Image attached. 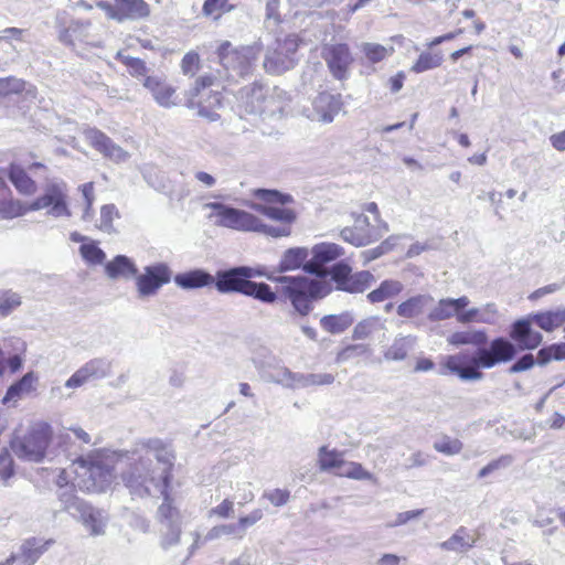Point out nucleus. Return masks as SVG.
Listing matches in <instances>:
<instances>
[{
    "label": "nucleus",
    "instance_id": "35",
    "mask_svg": "<svg viewBox=\"0 0 565 565\" xmlns=\"http://www.w3.org/2000/svg\"><path fill=\"white\" fill-rule=\"evenodd\" d=\"M308 256L309 252L305 247H292L287 249L281 256L278 265V271L286 273L300 268Z\"/></svg>",
    "mask_w": 565,
    "mask_h": 565
},
{
    "label": "nucleus",
    "instance_id": "38",
    "mask_svg": "<svg viewBox=\"0 0 565 565\" xmlns=\"http://www.w3.org/2000/svg\"><path fill=\"white\" fill-rule=\"evenodd\" d=\"M385 329V321L380 317H369L360 321L353 330V339L364 340L377 331Z\"/></svg>",
    "mask_w": 565,
    "mask_h": 565
},
{
    "label": "nucleus",
    "instance_id": "46",
    "mask_svg": "<svg viewBox=\"0 0 565 565\" xmlns=\"http://www.w3.org/2000/svg\"><path fill=\"white\" fill-rule=\"evenodd\" d=\"M374 280L370 271H360L354 275L351 274L350 279L344 285V291L348 292H362L369 288Z\"/></svg>",
    "mask_w": 565,
    "mask_h": 565
},
{
    "label": "nucleus",
    "instance_id": "18",
    "mask_svg": "<svg viewBox=\"0 0 565 565\" xmlns=\"http://www.w3.org/2000/svg\"><path fill=\"white\" fill-rule=\"evenodd\" d=\"M341 106L339 96L323 92L318 94L309 106L302 108V114L312 121L330 124L339 114Z\"/></svg>",
    "mask_w": 565,
    "mask_h": 565
},
{
    "label": "nucleus",
    "instance_id": "57",
    "mask_svg": "<svg viewBox=\"0 0 565 565\" xmlns=\"http://www.w3.org/2000/svg\"><path fill=\"white\" fill-rule=\"evenodd\" d=\"M14 476V462L11 454L3 449L0 451V480L8 484V480Z\"/></svg>",
    "mask_w": 565,
    "mask_h": 565
},
{
    "label": "nucleus",
    "instance_id": "8",
    "mask_svg": "<svg viewBox=\"0 0 565 565\" xmlns=\"http://www.w3.org/2000/svg\"><path fill=\"white\" fill-rule=\"evenodd\" d=\"M222 78L213 74H206L196 79L195 87L193 88L192 97L196 98L198 114L210 121H215L220 118L216 109L221 107L222 97L217 89L212 87H221Z\"/></svg>",
    "mask_w": 565,
    "mask_h": 565
},
{
    "label": "nucleus",
    "instance_id": "32",
    "mask_svg": "<svg viewBox=\"0 0 565 565\" xmlns=\"http://www.w3.org/2000/svg\"><path fill=\"white\" fill-rule=\"evenodd\" d=\"M487 341L488 335L486 331L479 329L455 331L447 338V342L451 345H473L478 347V349L484 345Z\"/></svg>",
    "mask_w": 565,
    "mask_h": 565
},
{
    "label": "nucleus",
    "instance_id": "47",
    "mask_svg": "<svg viewBox=\"0 0 565 565\" xmlns=\"http://www.w3.org/2000/svg\"><path fill=\"white\" fill-rule=\"evenodd\" d=\"M140 172L145 181L153 189L162 190L164 188V174L157 166L146 163L140 168Z\"/></svg>",
    "mask_w": 565,
    "mask_h": 565
},
{
    "label": "nucleus",
    "instance_id": "50",
    "mask_svg": "<svg viewBox=\"0 0 565 565\" xmlns=\"http://www.w3.org/2000/svg\"><path fill=\"white\" fill-rule=\"evenodd\" d=\"M79 253L84 260L90 265H100L106 258V254L97 246L95 242L82 244L79 247Z\"/></svg>",
    "mask_w": 565,
    "mask_h": 565
},
{
    "label": "nucleus",
    "instance_id": "54",
    "mask_svg": "<svg viewBox=\"0 0 565 565\" xmlns=\"http://www.w3.org/2000/svg\"><path fill=\"white\" fill-rule=\"evenodd\" d=\"M21 305V297L11 290H0V315L8 316Z\"/></svg>",
    "mask_w": 565,
    "mask_h": 565
},
{
    "label": "nucleus",
    "instance_id": "49",
    "mask_svg": "<svg viewBox=\"0 0 565 565\" xmlns=\"http://www.w3.org/2000/svg\"><path fill=\"white\" fill-rule=\"evenodd\" d=\"M116 58L127 66L130 75H132L135 77L141 76V77H143V79L148 76L147 75V66L142 60L132 57L129 55H125L121 52L117 53Z\"/></svg>",
    "mask_w": 565,
    "mask_h": 565
},
{
    "label": "nucleus",
    "instance_id": "16",
    "mask_svg": "<svg viewBox=\"0 0 565 565\" xmlns=\"http://www.w3.org/2000/svg\"><path fill=\"white\" fill-rule=\"evenodd\" d=\"M262 275L259 270L252 267H235L230 270L218 271L215 286L222 294L239 292L245 295L250 282L249 278Z\"/></svg>",
    "mask_w": 565,
    "mask_h": 565
},
{
    "label": "nucleus",
    "instance_id": "26",
    "mask_svg": "<svg viewBox=\"0 0 565 565\" xmlns=\"http://www.w3.org/2000/svg\"><path fill=\"white\" fill-rule=\"evenodd\" d=\"M313 263L305 265V269L309 273L320 274L318 266L328 262H332L342 255V248L333 243L317 244L312 248Z\"/></svg>",
    "mask_w": 565,
    "mask_h": 565
},
{
    "label": "nucleus",
    "instance_id": "9",
    "mask_svg": "<svg viewBox=\"0 0 565 565\" xmlns=\"http://www.w3.org/2000/svg\"><path fill=\"white\" fill-rule=\"evenodd\" d=\"M318 465L322 471H332L339 477L354 480H373V475L365 470L361 463L347 461L343 454L328 446H321L318 450Z\"/></svg>",
    "mask_w": 565,
    "mask_h": 565
},
{
    "label": "nucleus",
    "instance_id": "42",
    "mask_svg": "<svg viewBox=\"0 0 565 565\" xmlns=\"http://www.w3.org/2000/svg\"><path fill=\"white\" fill-rule=\"evenodd\" d=\"M29 203L9 198L0 199V220H10L29 213Z\"/></svg>",
    "mask_w": 565,
    "mask_h": 565
},
{
    "label": "nucleus",
    "instance_id": "60",
    "mask_svg": "<svg viewBox=\"0 0 565 565\" xmlns=\"http://www.w3.org/2000/svg\"><path fill=\"white\" fill-rule=\"evenodd\" d=\"M531 322H533V320L531 319V316H529L526 319H520L512 324L510 337L512 340L516 341L519 345L529 333Z\"/></svg>",
    "mask_w": 565,
    "mask_h": 565
},
{
    "label": "nucleus",
    "instance_id": "41",
    "mask_svg": "<svg viewBox=\"0 0 565 565\" xmlns=\"http://www.w3.org/2000/svg\"><path fill=\"white\" fill-rule=\"evenodd\" d=\"M443 61L444 58L441 52H423L419 54L416 62L412 65L411 72L420 74L429 70L437 68L441 65Z\"/></svg>",
    "mask_w": 565,
    "mask_h": 565
},
{
    "label": "nucleus",
    "instance_id": "52",
    "mask_svg": "<svg viewBox=\"0 0 565 565\" xmlns=\"http://www.w3.org/2000/svg\"><path fill=\"white\" fill-rule=\"evenodd\" d=\"M119 211L115 204H105L100 209V217L98 228L106 232L113 233L114 226L113 222L116 218H119Z\"/></svg>",
    "mask_w": 565,
    "mask_h": 565
},
{
    "label": "nucleus",
    "instance_id": "5",
    "mask_svg": "<svg viewBox=\"0 0 565 565\" xmlns=\"http://www.w3.org/2000/svg\"><path fill=\"white\" fill-rule=\"evenodd\" d=\"M260 52L258 44L234 46L230 41H224L217 49V55L224 73L218 71L216 77L222 82H236L250 73L253 64Z\"/></svg>",
    "mask_w": 565,
    "mask_h": 565
},
{
    "label": "nucleus",
    "instance_id": "64",
    "mask_svg": "<svg viewBox=\"0 0 565 565\" xmlns=\"http://www.w3.org/2000/svg\"><path fill=\"white\" fill-rule=\"evenodd\" d=\"M200 57L195 52L186 53L181 61V70L185 75H193L199 68Z\"/></svg>",
    "mask_w": 565,
    "mask_h": 565
},
{
    "label": "nucleus",
    "instance_id": "30",
    "mask_svg": "<svg viewBox=\"0 0 565 565\" xmlns=\"http://www.w3.org/2000/svg\"><path fill=\"white\" fill-rule=\"evenodd\" d=\"M174 282L178 287L188 290L209 286L214 282V277L202 269H194L178 274Z\"/></svg>",
    "mask_w": 565,
    "mask_h": 565
},
{
    "label": "nucleus",
    "instance_id": "4",
    "mask_svg": "<svg viewBox=\"0 0 565 565\" xmlns=\"http://www.w3.org/2000/svg\"><path fill=\"white\" fill-rule=\"evenodd\" d=\"M267 278L280 286V295L289 300L294 309L301 316H307L312 310V301L327 296L331 287L322 278H309L306 276H267Z\"/></svg>",
    "mask_w": 565,
    "mask_h": 565
},
{
    "label": "nucleus",
    "instance_id": "56",
    "mask_svg": "<svg viewBox=\"0 0 565 565\" xmlns=\"http://www.w3.org/2000/svg\"><path fill=\"white\" fill-rule=\"evenodd\" d=\"M328 274L337 282V288L344 291V285L351 277V267L344 263H338Z\"/></svg>",
    "mask_w": 565,
    "mask_h": 565
},
{
    "label": "nucleus",
    "instance_id": "21",
    "mask_svg": "<svg viewBox=\"0 0 565 565\" xmlns=\"http://www.w3.org/2000/svg\"><path fill=\"white\" fill-rule=\"evenodd\" d=\"M72 508L74 509L73 518L81 522L92 536L105 534L108 516L103 510L94 508L86 502L76 503Z\"/></svg>",
    "mask_w": 565,
    "mask_h": 565
},
{
    "label": "nucleus",
    "instance_id": "10",
    "mask_svg": "<svg viewBox=\"0 0 565 565\" xmlns=\"http://www.w3.org/2000/svg\"><path fill=\"white\" fill-rule=\"evenodd\" d=\"M50 439L51 427L38 424L24 437L14 439L11 448L19 458L39 462L44 458Z\"/></svg>",
    "mask_w": 565,
    "mask_h": 565
},
{
    "label": "nucleus",
    "instance_id": "27",
    "mask_svg": "<svg viewBox=\"0 0 565 565\" xmlns=\"http://www.w3.org/2000/svg\"><path fill=\"white\" fill-rule=\"evenodd\" d=\"M476 539L465 526H460L446 541L439 544L440 548L448 552L465 553L473 547Z\"/></svg>",
    "mask_w": 565,
    "mask_h": 565
},
{
    "label": "nucleus",
    "instance_id": "6",
    "mask_svg": "<svg viewBox=\"0 0 565 565\" xmlns=\"http://www.w3.org/2000/svg\"><path fill=\"white\" fill-rule=\"evenodd\" d=\"M204 206L211 210L207 217L216 226L237 232L258 233L260 218L250 212L220 202H209Z\"/></svg>",
    "mask_w": 565,
    "mask_h": 565
},
{
    "label": "nucleus",
    "instance_id": "43",
    "mask_svg": "<svg viewBox=\"0 0 565 565\" xmlns=\"http://www.w3.org/2000/svg\"><path fill=\"white\" fill-rule=\"evenodd\" d=\"M245 296L254 297L255 299L265 303H274L278 298L277 294L271 290L269 285L265 282H255L252 280L248 285Z\"/></svg>",
    "mask_w": 565,
    "mask_h": 565
},
{
    "label": "nucleus",
    "instance_id": "51",
    "mask_svg": "<svg viewBox=\"0 0 565 565\" xmlns=\"http://www.w3.org/2000/svg\"><path fill=\"white\" fill-rule=\"evenodd\" d=\"M223 536H232L237 540L243 539L237 524L236 523H227V524H221V525H216V526L212 527L207 532L205 540L212 541V540L221 539Z\"/></svg>",
    "mask_w": 565,
    "mask_h": 565
},
{
    "label": "nucleus",
    "instance_id": "63",
    "mask_svg": "<svg viewBox=\"0 0 565 565\" xmlns=\"http://www.w3.org/2000/svg\"><path fill=\"white\" fill-rule=\"evenodd\" d=\"M367 352V347L364 344H351L341 350L337 355L338 362H345L354 356L363 355Z\"/></svg>",
    "mask_w": 565,
    "mask_h": 565
},
{
    "label": "nucleus",
    "instance_id": "14",
    "mask_svg": "<svg viewBox=\"0 0 565 565\" xmlns=\"http://www.w3.org/2000/svg\"><path fill=\"white\" fill-rule=\"evenodd\" d=\"M113 374V361L106 358H94L84 363L65 382L67 388H78L92 381H100Z\"/></svg>",
    "mask_w": 565,
    "mask_h": 565
},
{
    "label": "nucleus",
    "instance_id": "24",
    "mask_svg": "<svg viewBox=\"0 0 565 565\" xmlns=\"http://www.w3.org/2000/svg\"><path fill=\"white\" fill-rule=\"evenodd\" d=\"M433 305L434 297L431 295L418 294L401 302L396 308V312L402 318L417 320L425 313H428Z\"/></svg>",
    "mask_w": 565,
    "mask_h": 565
},
{
    "label": "nucleus",
    "instance_id": "39",
    "mask_svg": "<svg viewBox=\"0 0 565 565\" xmlns=\"http://www.w3.org/2000/svg\"><path fill=\"white\" fill-rule=\"evenodd\" d=\"M456 316V308L452 303V298H443L438 302L434 301L431 308L427 313V319L431 322L450 319Z\"/></svg>",
    "mask_w": 565,
    "mask_h": 565
},
{
    "label": "nucleus",
    "instance_id": "58",
    "mask_svg": "<svg viewBox=\"0 0 565 565\" xmlns=\"http://www.w3.org/2000/svg\"><path fill=\"white\" fill-rule=\"evenodd\" d=\"M79 190L83 194V198L85 200L86 206L84 209L82 218L83 221H90L93 218V202L95 200L94 194V183L87 182L79 186Z\"/></svg>",
    "mask_w": 565,
    "mask_h": 565
},
{
    "label": "nucleus",
    "instance_id": "59",
    "mask_svg": "<svg viewBox=\"0 0 565 565\" xmlns=\"http://www.w3.org/2000/svg\"><path fill=\"white\" fill-rule=\"evenodd\" d=\"M58 499L61 503L63 504V509L67 511L72 516L74 509L72 505H75L76 503H85V501L78 499L75 493L73 487H65L63 489L58 490Z\"/></svg>",
    "mask_w": 565,
    "mask_h": 565
},
{
    "label": "nucleus",
    "instance_id": "7",
    "mask_svg": "<svg viewBox=\"0 0 565 565\" xmlns=\"http://www.w3.org/2000/svg\"><path fill=\"white\" fill-rule=\"evenodd\" d=\"M29 210L30 212L46 210V214L55 218L70 217L67 184L63 180H49L43 188V193L29 203Z\"/></svg>",
    "mask_w": 565,
    "mask_h": 565
},
{
    "label": "nucleus",
    "instance_id": "33",
    "mask_svg": "<svg viewBox=\"0 0 565 565\" xmlns=\"http://www.w3.org/2000/svg\"><path fill=\"white\" fill-rule=\"evenodd\" d=\"M531 319L542 330L552 332L565 323V308H557L531 315Z\"/></svg>",
    "mask_w": 565,
    "mask_h": 565
},
{
    "label": "nucleus",
    "instance_id": "3",
    "mask_svg": "<svg viewBox=\"0 0 565 565\" xmlns=\"http://www.w3.org/2000/svg\"><path fill=\"white\" fill-rule=\"evenodd\" d=\"M254 196L262 200L263 203H254L252 209L263 214L267 218L278 222L277 225L266 224L260 218L258 233L274 237H288L292 232V225L297 221V212L286 206L294 202L290 194L281 193L277 190L256 189Z\"/></svg>",
    "mask_w": 565,
    "mask_h": 565
},
{
    "label": "nucleus",
    "instance_id": "22",
    "mask_svg": "<svg viewBox=\"0 0 565 565\" xmlns=\"http://www.w3.org/2000/svg\"><path fill=\"white\" fill-rule=\"evenodd\" d=\"M53 540L30 539L26 540L20 547L19 552L10 555L7 561L9 565H33L40 556L45 553Z\"/></svg>",
    "mask_w": 565,
    "mask_h": 565
},
{
    "label": "nucleus",
    "instance_id": "11",
    "mask_svg": "<svg viewBox=\"0 0 565 565\" xmlns=\"http://www.w3.org/2000/svg\"><path fill=\"white\" fill-rule=\"evenodd\" d=\"M267 376L269 382L292 390L317 385H330L334 382V375L330 373H295L285 366L274 369Z\"/></svg>",
    "mask_w": 565,
    "mask_h": 565
},
{
    "label": "nucleus",
    "instance_id": "37",
    "mask_svg": "<svg viewBox=\"0 0 565 565\" xmlns=\"http://www.w3.org/2000/svg\"><path fill=\"white\" fill-rule=\"evenodd\" d=\"M354 321L351 312L345 311L340 315L324 316L320 320L321 327L330 333H341L347 330Z\"/></svg>",
    "mask_w": 565,
    "mask_h": 565
},
{
    "label": "nucleus",
    "instance_id": "2",
    "mask_svg": "<svg viewBox=\"0 0 565 565\" xmlns=\"http://www.w3.org/2000/svg\"><path fill=\"white\" fill-rule=\"evenodd\" d=\"M516 354L513 343L504 338H497L488 348H479L475 354L467 351L447 355L444 359L441 374L457 375L461 381H480L483 373L480 369H491L500 363L511 361Z\"/></svg>",
    "mask_w": 565,
    "mask_h": 565
},
{
    "label": "nucleus",
    "instance_id": "45",
    "mask_svg": "<svg viewBox=\"0 0 565 565\" xmlns=\"http://www.w3.org/2000/svg\"><path fill=\"white\" fill-rule=\"evenodd\" d=\"M341 237L343 241L355 246H365L377 241V236L373 235V233L359 232L354 226L344 227L341 231Z\"/></svg>",
    "mask_w": 565,
    "mask_h": 565
},
{
    "label": "nucleus",
    "instance_id": "36",
    "mask_svg": "<svg viewBox=\"0 0 565 565\" xmlns=\"http://www.w3.org/2000/svg\"><path fill=\"white\" fill-rule=\"evenodd\" d=\"M403 290L404 285L399 280L386 279L367 295V299L372 303L382 302L399 295Z\"/></svg>",
    "mask_w": 565,
    "mask_h": 565
},
{
    "label": "nucleus",
    "instance_id": "23",
    "mask_svg": "<svg viewBox=\"0 0 565 565\" xmlns=\"http://www.w3.org/2000/svg\"><path fill=\"white\" fill-rule=\"evenodd\" d=\"M143 86L151 93L158 105L170 108L177 105L175 88L159 76H147Z\"/></svg>",
    "mask_w": 565,
    "mask_h": 565
},
{
    "label": "nucleus",
    "instance_id": "1",
    "mask_svg": "<svg viewBox=\"0 0 565 565\" xmlns=\"http://www.w3.org/2000/svg\"><path fill=\"white\" fill-rule=\"evenodd\" d=\"M175 454L170 443L143 438L127 452L95 450L73 462L75 486L88 492H103L114 479V469L125 463L120 480L132 498L158 497L171 488Z\"/></svg>",
    "mask_w": 565,
    "mask_h": 565
},
{
    "label": "nucleus",
    "instance_id": "19",
    "mask_svg": "<svg viewBox=\"0 0 565 565\" xmlns=\"http://www.w3.org/2000/svg\"><path fill=\"white\" fill-rule=\"evenodd\" d=\"M268 92V87L263 85L253 84L249 87H245L241 90L239 102L241 106L244 108L247 114H268L275 115L282 113V104L279 103L275 105V107L263 106V103H271L274 99L266 98V94Z\"/></svg>",
    "mask_w": 565,
    "mask_h": 565
},
{
    "label": "nucleus",
    "instance_id": "62",
    "mask_svg": "<svg viewBox=\"0 0 565 565\" xmlns=\"http://www.w3.org/2000/svg\"><path fill=\"white\" fill-rule=\"evenodd\" d=\"M499 320V310L495 303L489 302L481 307L479 323L494 324Z\"/></svg>",
    "mask_w": 565,
    "mask_h": 565
},
{
    "label": "nucleus",
    "instance_id": "29",
    "mask_svg": "<svg viewBox=\"0 0 565 565\" xmlns=\"http://www.w3.org/2000/svg\"><path fill=\"white\" fill-rule=\"evenodd\" d=\"M92 25L89 20H72L68 26L60 25L58 40L65 45H74L75 40L83 41Z\"/></svg>",
    "mask_w": 565,
    "mask_h": 565
},
{
    "label": "nucleus",
    "instance_id": "34",
    "mask_svg": "<svg viewBox=\"0 0 565 565\" xmlns=\"http://www.w3.org/2000/svg\"><path fill=\"white\" fill-rule=\"evenodd\" d=\"M416 337L414 335H398L384 352V358L392 361H402L414 349Z\"/></svg>",
    "mask_w": 565,
    "mask_h": 565
},
{
    "label": "nucleus",
    "instance_id": "44",
    "mask_svg": "<svg viewBox=\"0 0 565 565\" xmlns=\"http://www.w3.org/2000/svg\"><path fill=\"white\" fill-rule=\"evenodd\" d=\"M361 51L371 63H379L394 53L392 45L384 46L377 43H363Z\"/></svg>",
    "mask_w": 565,
    "mask_h": 565
},
{
    "label": "nucleus",
    "instance_id": "13",
    "mask_svg": "<svg viewBox=\"0 0 565 565\" xmlns=\"http://www.w3.org/2000/svg\"><path fill=\"white\" fill-rule=\"evenodd\" d=\"M97 7L106 13L107 18L119 23L150 15V7L145 0H114V3L98 1Z\"/></svg>",
    "mask_w": 565,
    "mask_h": 565
},
{
    "label": "nucleus",
    "instance_id": "12",
    "mask_svg": "<svg viewBox=\"0 0 565 565\" xmlns=\"http://www.w3.org/2000/svg\"><path fill=\"white\" fill-rule=\"evenodd\" d=\"M171 278L172 270L166 263L146 266L141 274L135 276L138 297L145 299L156 296Z\"/></svg>",
    "mask_w": 565,
    "mask_h": 565
},
{
    "label": "nucleus",
    "instance_id": "25",
    "mask_svg": "<svg viewBox=\"0 0 565 565\" xmlns=\"http://www.w3.org/2000/svg\"><path fill=\"white\" fill-rule=\"evenodd\" d=\"M38 382L39 376L34 372H28L20 381L8 388L2 399L3 404L12 403L15 405L18 401L30 395L36 390Z\"/></svg>",
    "mask_w": 565,
    "mask_h": 565
},
{
    "label": "nucleus",
    "instance_id": "40",
    "mask_svg": "<svg viewBox=\"0 0 565 565\" xmlns=\"http://www.w3.org/2000/svg\"><path fill=\"white\" fill-rule=\"evenodd\" d=\"M10 180L22 194L31 195L36 191L35 182L18 166L11 167Z\"/></svg>",
    "mask_w": 565,
    "mask_h": 565
},
{
    "label": "nucleus",
    "instance_id": "28",
    "mask_svg": "<svg viewBox=\"0 0 565 565\" xmlns=\"http://www.w3.org/2000/svg\"><path fill=\"white\" fill-rule=\"evenodd\" d=\"M105 271L110 279H129L136 276L138 269L129 257L118 255L105 265Z\"/></svg>",
    "mask_w": 565,
    "mask_h": 565
},
{
    "label": "nucleus",
    "instance_id": "31",
    "mask_svg": "<svg viewBox=\"0 0 565 565\" xmlns=\"http://www.w3.org/2000/svg\"><path fill=\"white\" fill-rule=\"evenodd\" d=\"M163 501L157 511L159 522L164 526H177L181 524V516L178 508L174 505V500L170 494V489L164 493H159Z\"/></svg>",
    "mask_w": 565,
    "mask_h": 565
},
{
    "label": "nucleus",
    "instance_id": "61",
    "mask_svg": "<svg viewBox=\"0 0 565 565\" xmlns=\"http://www.w3.org/2000/svg\"><path fill=\"white\" fill-rule=\"evenodd\" d=\"M263 511L260 509L253 510L249 514L241 516L236 522L242 536H245L246 529L253 526L263 519Z\"/></svg>",
    "mask_w": 565,
    "mask_h": 565
},
{
    "label": "nucleus",
    "instance_id": "20",
    "mask_svg": "<svg viewBox=\"0 0 565 565\" xmlns=\"http://www.w3.org/2000/svg\"><path fill=\"white\" fill-rule=\"evenodd\" d=\"M85 139L88 143L102 153L105 158L109 160L121 163L126 162L130 154L128 151L124 150L120 146L115 143L106 134L96 129V128H87L84 130Z\"/></svg>",
    "mask_w": 565,
    "mask_h": 565
},
{
    "label": "nucleus",
    "instance_id": "48",
    "mask_svg": "<svg viewBox=\"0 0 565 565\" xmlns=\"http://www.w3.org/2000/svg\"><path fill=\"white\" fill-rule=\"evenodd\" d=\"M26 83L15 77L0 78V97L2 100L19 95L25 89Z\"/></svg>",
    "mask_w": 565,
    "mask_h": 565
},
{
    "label": "nucleus",
    "instance_id": "17",
    "mask_svg": "<svg viewBox=\"0 0 565 565\" xmlns=\"http://www.w3.org/2000/svg\"><path fill=\"white\" fill-rule=\"evenodd\" d=\"M322 57L334 78L339 81L348 78L350 67L354 62L353 55L348 44H326L322 49Z\"/></svg>",
    "mask_w": 565,
    "mask_h": 565
},
{
    "label": "nucleus",
    "instance_id": "15",
    "mask_svg": "<svg viewBox=\"0 0 565 565\" xmlns=\"http://www.w3.org/2000/svg\"><path fill=\"white\" fill-rule=\"evenodd\" d=\"M276 43L284 50V57H276L277 50H267L264 68L269 74H281L294 67V55L299 47L300 40L297 35L289 34L284 40L278 39Z\"/></svg>",
    "mask_w": 565,
    "mask_h": 565
},
{
    "label": "nucleus",
    "instance_id": "53",
    "mask_svg": "<svg viewBox=\"0 0 565 565\" xmlns=\"http://www.w3.org/2000/svg\"><path fill=\"white\" fill-rule=\"evenodd\" d=\"M463 448L462 443L457 438L444 436L434 443V449L447 456L458 455Z\"/></svg>",
    "mask_w": 565,
    "mask_h": 565
},
{
    "label": "nucleus",
    "instance_id": "55",
    "mask_svg": "<svg viewBox=\"0 0 565 565\" xmlns=\"http://www.w3.org/2000/svg\"><path fill=\"white\" fill-rule=\"evenodd\" d=\"M233 8L228 0H205L202 11L207 17L215 13V19H218L223 13L233 10Z\"/></svg>",
    "mask_w": 565,
    "mask_h": 565
}]
</instances>
